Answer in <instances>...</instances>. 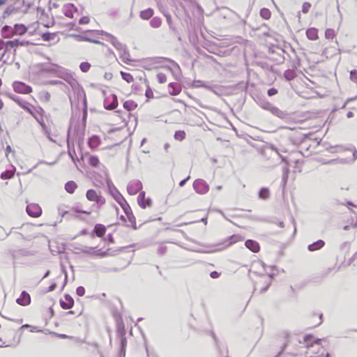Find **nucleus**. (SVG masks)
<instances>
[{
    "mask_svg": "<svg viewBox=\"0 0 357 357\" xmlns=\"http://www.w3.org/2000/svg\"><path fill=\"white\" fill-rule=\"evenodd\" d=\"M10 98L22 109L31 115L40 125L44 130H46L47 126L44 121V119L46 116V112L42 107H35L29 102L22 99L20 97L10 96Z\"/></svg>",
    "mask_w": 357,
    "mask_h": 357,
    "instance_id": "1",
    "label": "nucleus"
},
{
    "mask_svg": "<svg viewBox=\"0 0 357 357\" xmlns=\"http://www.w3.org/2000/svg\"><path fill=\"white\" fill-rule=\"evenodd\" d=\"M324 37L327 41H324L322 43V54L326 55L328 53V50L333 47L331 45H328V42H334L336 45H337V41L336 39L337 32L333 29H326L325 31Z\"/></svg>",
    "mask_w": 357,
    "mask_h": 357,
    "instance_id": "2",
    "label": "nucleus"
},
{
    "mask_svg": "<svg viewBox=\"0 0 357 357\" xmlns=\"http://www.w3.org/2000/svg\"><path fill=\"white\" fill-rule=\"evenodd\" d=\"M81 251L94 258H103L109 255V250H103L98 247H84Z\"/></svg>",
    "mask_w": 357,
    "mask_h": 357,
    "instance_id": "3",
    "label": "nucleus"
},
{
    "mask_svg": "<svg viewBox=\"0 0 357 357\" xmlns=\"http://www.w3.org/2000/svg\"><path fill=\"white\" fill-rule=\"evenodd\" d=\"M13 91L20 94H30L32 93L33 89L32 87L27 85L26 84L20 82V81H15L12 84Z\"/></svg>",
    "mask_w": 357,
    "mask_h": 357,
    "instance_id": "4",
    "label": "nucleus"
},
{
    "mask_svg": "<svg viewBox=\"0 0 357 357\" xmlns=\"http://www.w3.org/2000/svg\"><path fill=\"white\" fill-rule=\"evenodd\" d=\"M86 197L90 202H93L99 204H105V199L101 195H98V192L93 190H88L86 192Z\"/></svg>",
    "mask_w": 357,
    "mask_h": 357,
    "instance_id": "5",
    "label": "nucleus"
},
{
    "mask_svg": "<svg viewBox=\"0 0 357 357\" xmlns=\"http://www.w3.org/2000/svg\"><path fill=\"white\" fill-rule=\"evenodd\" d=\"M118 99L116 95L109 94L104 100V107L108 110H112L118 107Z\"/></svg>",
    "mask_w": 357,
    "mask_h": 357,
    "instance_id": "6",
    "label": "nucleus"
},
{
    "mask_svg": "<svg viewBox=\"0 0 357 357\" xmlns=\"http://www.w3.org/2000/svg\"><path fill=\"white\" fill-rule=\"evenodd\" d=\"M193 188L200 195H204L209 190V185L202 179H197L194 181Z\"/></svg>",
    "mask_w": 357,
    "mask_h": 357,
    "instance_id": "7",
    "label": "nucleus"
},
{
    "mask_svg": "<svg viewBox=\"0 0 357 357\" xmlns=\"http://www.w3.org/2000/svg\"><path fill=\"white\" fill-rule=\"evenodd\" d=\"M28 215L32 218H38L42 215V208L38 204L31 203L27 205L26 209Z\"/></svg>",
    "mask_w": 357,
    "mask_h": 357,
    "instance_id": "8",
    "label": "nucleus"
},
{
    "mask_svg": "<svg viewBox=\"0 0 357 357\" xmlns=\"http://www.w3.org/2000/svg\"><path fill=\"white\" fill-rule=\"evenodd\" d=\"M131 116L130 113H126L122 112L121 110L116 111L114 114V118L116 121H118L119 119L120 121L118 122L119 124H121V126H127L128 119Z\"/></svg>",
    "mask_w": 357,
    "mask_h": 357,
    "instance_id": "9",
    "label": "nucleus"
},
{
    "mask_svg": "<svg viewBox=\"0 0 357 357\" xmlns=\"http://www.w3.org/2000/svg\"><path fill=\"white\" fill-rule=\"evenodd\" d=\"M137 202L140 207L146 208L152 206V200L146 197L144 192H141L137 197Z\"/></svg>",
    "mask_w": 357,
    "mask_h": 357,
    "instance_id": "10",
    "label": "nucleus"
},
{
    "mask_svg": "<svg viewBox=\"0 0 357 357\" xmlns=\"http://www.w3.org/2000/svg\"><path fill=\"white\" fill-rule=\"evenodd\" d=\"M62 11L66 17L72 19L74 13L77 12V8L73 3H67L63 6Z\"/></svg>",
    "mask_w": 357,
    "mask_h": 357,
    "instance_id": "11",
    "label": "nucleus"
},
{
    "mask_svg": "<svg viewBox=\"0 0 357 357\" xmlns=\"http://www.w3.org/2000/svg\"><path fill=\"white\" fill-rule=\"evenodd\" d=\"M31 296L25 291H23L16 300L17 303L21 306H27L31 303Z\"/></svg>",
    "mask_w": 357,
    "mask_h": 357,
    "instance_id": "12",
    "label": "nucleus"
},
{
    "mask_svg": "<svg viewBox=\"0 0 357 357\" xmlns=\"http://www.w3.org/2000/svg\"><path fill=\"white\" fill-rule=\"evenodd\" d=\"M27 31V27L24 24H15L14 29H12V33H8L4 38H10L14 35H23Z\"/></svg>",
    "mask_w": 357,
    "mask_h": 357,
    "instance_id": "13",
    "label": "nucleus"
},
{
    "mask_svg": "<svg viewBox=\"0 0 357 357\" xmlns=\"http://www.w3.org/2000/svg\"><path fill=\"white\" fill-rule=\"evenodd\" d=\"M74 300L69 295H65L63 298L60 300V305L63 310H70L73 307Z\"/></svg>",
    "mask_w": 357,
    "mask_h": 357,
    "instance_id": "14",
    "label": "nucleus"
},
{
    "mask_svg": "<svg viewBox=\"0 0 357 357\" xmlns=\"http://www.w3.org/2000/svg\"><path fill=\"white\" fill-rule=\"evenodd\" d=\"M307 319L309 324L312 326H319L322 322V314L314 312L308 317Z\"/></svg>",
    "mask_w": 357,
    "mask_h": 357,
    "instance_id": "15",
    "label": "nucleus"
},
{
    "mask_svg": "<svg viewBox=\"0 0 357 357\" xmlns=\"http://www.w3.org/2000/svg\"><path fill=\"white\" fill-rule=\"evenodd\" d=\"M245 245L248 249L255 253H258L261 249L259 243L251 239L247 240L245 243Z\"/></svg>",
    "mask_w": 357,
    "mask_h": 357,
    "instance_id": "16",
    "label": "nucleus"
},
{
    "mask_svg": "<svg viewBox=\"0 0 357 357\" xmlns=\"http://www.w3.org/2000/svg\"><path fill=\"white\" fill-rule=\"evenodd\" d=\"M142 183L139 181H133L128 184V192L130 195H135L142 189Z\"/></svg>",
    "mask_w": 357,
    "mask_h": 357,
    "instance_id": "17",
    "label": "nucleus"
},
{
    "mask_svg": "<svg viewBox=\"0 0 357 357\" xmlns=\"http://www.w3.org/2000/svg\"><path fill=\"white\" fill-rule=\"evenodd\" d=\"M306 36L310 40H317L319 39V30L315 27H310L306 30Z\"/></svg>",
    "mask_w": 357,
    "mask_h": 357,
    "instance_id": "18",
    "label": "nucleus"
},
{
    "mask_svg": "<svg viewBox=\"0 0 357 357\" xmlns=\"http://www.w3.org/2000/svg\"><path fill=\"white\" fill-rule=\"evenodd\" d=\"M107 40L108 42H109L117 50H122L123 49V44L113 35L107 34Z\"/></svg>",
    "mask_w": 357,
    "mask_h": 357,
    "instance_id": "19",
    "label": "nucleus"
},
{
    "mask_svg": "<svg viewBox=\"0 0 357 357\" xmlns=\"http://www.w3.org/2000/svg\"><path fill=\"white\" fill-rule=\"evenodd\" d=\"M109 192L118 203L124 199L122 195L114 185L109 186Z\"/></svg>",
    "mask_w": 357,
    "mask_h": 357,
    "instance_id": "20",
    "label": "nucleus"
},
{
    "mask_svg": "<svg viewBox=\"0 0 357 357\" xmlns=\"http://www.w3.org/2000/svg\"><path fill=\"white\" fill-rule=\"evenodd\" d=\"M137 106H138L137 103L132 100H126L123 103V108L128 112H132V111L135 110L137 109Z\"/></svg>",
    "mask_w": 357,
    "mask_h": 357,
    "instance_id": "21",
    "label": "nucleus"
},
{
    "mask_svg": "<svg viewBox=\"0 0 357 357\" xmlns=\"http://www.w3.org/2000/svg\"><path fill=\"white\" fill-rule=\"evenodd\" d=\"M94 232L98 237H102L106 233V227L102 224H97L94 227Z\"/></svg>",
    "mask_w": 357,
    "mask_h": 357,
    "instance_id": "22",
    "label": "nucleus"
},
{
    "mask_svg": "<svg viewBox=\"0 0 357 357\" xmlns=\"http://www.w3.org/2000/svg\"><path fill=\"white\" fill-rule=\"evenodd\" d=\"M77 188V185L73 181L67 182L65 185V190L70 194H73Z\"/></svg>",
    "mask_w": 357,
    "mask_h": 357,
    "instance_id": "23",
    "label": "nucleus"
},
{
    "mask_svg": "<svg viewBox=\"0 0 357 357\" xmlns=\"http://www.w3.org/2000/svg\"><path fill=\"white\" fill-rule=\"evenodd\" d=\"M38 98L42 102H48L50 101L51 95L47 91H42L39 92Z\"/></svg>",
    "mask_w": 357,
    "mask_h": 357,
    "instance_id": "24",
    "label": "nucleus"
},
{
    "mask_svg": "<svg viewBox=\"0 0 357 357\" xmlns=\"http://www.w3.org/2000/svg\"><path fill=\"white\" fill-rule=\"evenodd\" d=\"M324 245H325L324 241H323L322 240H319L317 242H315L312 244H310L308 246V250L310 251L318 250L321 249V248H323L324 246Z\"/></svg>",
    "mask_w": 357,
    "mask_h": 357,
    "instance_id": "25",
    "label": "nucleus"
},
{
    "mask_svg": "<svg viewBox=\"0 0 357 357\" xmlns=\"http://www.w3.org/2000/svg\"><path fill=\"white\" fill-rule=\"evenodd\" d=\"M154 11L152 8H148L140 12V17L143 20H147L153 15Z\"/></svg>",
    "mask_w": 357,
    "mask_h": 357,
    "instance_id": "26",
    "label": "nucleus"
},
{
    "mask_svg": "<svg viewBox=\"0 0 357 357\" xmlns=\"http://www.w3.org/2000/svg\"><path fill=\"white\" fill-rule=\"evenodd\" d=\"M119 204L121 206L126 215H128L130 213L132 212L131 207L130 206L129 204L127 202L125 198L122 199L121 202H119Z\"/></svg>",
    "mask_w": 357,
    "mask_h": 357,
    "instance_id": "27",
    "label": "nucleus"
},
{
    "mask_svg": "<svg viewBox=\"0 0 357 357\" xmlns=\"http://www.w3.org/2000/svg\"><path fill=\"white\" fill-rule=\"evenodd\" d=\"M270 197V191L267 188H262L259 192V198L261 199H267Z\"/></svg>",
    "mask_w": 357,
    "mask_h": 357,
    "instance_id": "28",
    "label": "nucleus"
},
{
    "mask_svg": "<svg viewBox=\"0 0 357 357\" xmlns=\"http://www.w3.org/2000/svg\"><path fill=\"white\" fill-rule=\"evenodd\" d=\"M169 87L173 89V91L169 92L173 96L178 95L181 91V86L178 84L170 83L169 84Z\"/></svg>",
    "mask_w": 357,
    "mask_h": 357,
    "instance_id": "29",
    "label": "nucleus"
},
{
    "mask_svg": "<svg viewBox=\"0 0 357 357\" xmlns=\"http://www.w3.org/2000/svg\"><path fill=\"white\" fill-rule=\"evenodd\" d=\"M99 143L100 142L98 137L96 136H93L89 139L88 144L91 149H95L99 145Z\"/></svg>",
    "mask_w": 357,
    "mask_h": 357,
    "instance_id": "30",
    "label": "nucleus"
},
{
    "mask_svg": "<svg viewBox=\"0 0 357 357\" xmlns=\"http://www.w3.org/2000/svg\"><path fill=\"white\" fill-rule=\"evenodd\" d=\"M260 16L264 20H269L271 17V12L269 9L263 8L260 10Z\"/></svg>",
    "mask_w": 357,
    "mask_h": 357,
    "instance_id": "31",
    "label": "nucleus"
},
{
    "mask_svg": "<svg viewBox=\"0 0 357 357\" xmlns=\"http://www.w3.org/2000/svg\"><path fill=\"white\" fill-rule=\"evenodd\" d=\"M89 164L92 167H97L100 165V160L97 156L90 155L89 157Z\"/></svg>",
    "mask_w": 357,
    "mask_h": 357,
    "instance_id": "32",
    "label": "nucleus"
},
{
    "mask_svg": "<svg viewBox=\"0 0 357 357\" xmlns=\"http://www.w3.org/2000/svg\"><path fill=\"white\" fill-rule=\"evenodd\" d=\"M150 24L153 28H158L162 24V19L159 17H155L151 20Z\"/></svg>",
    "mask_w": 357,
    "mask_h": 357,
    "instance_id": "33",
    "label": "nucleus"
},
{
    "mask_svg": "<svg viewBox=\"0 0 357 357\" xmlns=\"http://www.w3.org/2000/svg\"><path fill=\"white\" fill-rule=\"evenodd\" d=\"M121 75L123 79L125 80L126 82L132 83L134 82V77L130 73L121 71Z\"/></svg>",
    "mask_w": 357,
    "mask_h": 357,
    "instance_id": "34",
    "label": "nucleus"
},
{
    "mask_svg": "<svg viewBox=\"0 0 357 357\" xmlns=\"http://www.w3.org/2000/svg\"><path fill=\"white\" fill-rule=\"evenodd\" d=\"M128 221L131 223L132 227L134 229H137V222H136V218L133 214V213H130L129 214L126 215Z\"/></svg>",
    "mask_w": 357,
    "mask_h": 357,
    "instance_id": "35",
    "label": "nucleus"
},
{
    "mask_svg": "<svg viewBox=\"0 0 357 357\" xmlns=\"http://www.w3.org/2000/svg\"><path fill=\"white\" fill-rule=\"evenodd\" d=\"M185 132L183 130H178L175 132L174 139L178 141H183L185 138Z\"/></svg>",
    "mask_w": 357,
    "mask_h": 357,
    "instance_id": "36",
    "label": "nucleus"
},
{
    "mask_svg": "<svg viewBox=\"0 0 357 357\" xmlns=\"http://www.w3.org/2000/svg\"><path fill=\"white\" fill-rule=\"evenodd\" d=\"M91 66L89 62H82L79 65V68L83 73H87L89 71Z\"/></svg>",
    "mask_w": 357,
    "mask_h": 357,
    "instance_id": "37",
    "label": "nucleus"
},
{
    "mask_svg": "<svg viewBox=\"0 0 357 357\" xmlns=\"http://www.w3.org/2000/svg\"><path fill=\"white\" fill-rule=\"evenodd\" d=\"M156 77H157L158 82L160 84H163L167 82V76L165 74H164L162 73H160L157 74Z\"/></svg>",
    "mask_w": 357,
    "mask_h": 357,
    "instance_id": "38",
    "label": "nucleus"
},
{
    "mask_svg": "<svg viewBox=\"0 0 357 357\" xmlns=\"http://www.w3.org/2000/svg\"><path fill=\"white\" fill-rule=\"evenodd\" d=\"M311 7H312V5L310 3L304 2L302 6V12L304 14H307L310 11Z\"/></svg>",
    "mask_w": 357,
    "mask_h": 357,
    "instance_id": "39",
    "label": "nucleus"
},
{
    "mask_svg": "<svg viewBox=\"0 0 357 357\" xmlns=\"http://www.w3.org/2000/svg\"><path fill=\"white\" fill-rule=\"evenodd\" d=\"M145 96L148 98H153L154 95H153V92L152 91V89H151V87L147 85V87H146V91H145Z\"/></svg>",
    "mask_w": 357,
    "mask_h": 357,
    "instance_id": "40",
    "label": "nucleus"
},
{
    "mask_svg": "<svg viewBox=\"0 0 357 357\" xmlns=\"http://www.w3.org/2000/svg\"><path fill=\"white\" fill-rule=\"evenodd\" d=\"M350 79L355 83H357V70H352L350 72Z\"/></svg>",
    "mask_w": 357,
    "mask_h": 357,
    "instance_id": "41",
    "label": "nucleus"
},
{
    "mask_svg": "<svg viewBox=\"0 0 357 357\" xmlns=\"http://www.w3.org/2000/svg\"><path fill=\"white\" fill-rule=\"evenodd\" d=\"M90 22V18L88 16H83L79 21V24H88Z\"/></svg>",
    "mask_w": 357,
    "mask_h": 357,
    "instance_id": "42",
    "label": "nucleus"
},
{
    "mask_svg": "<svg viewBox=\"0 0 357 357\" xmlns=\"http://www.w3.org/2000/svg\"><path fill=\"white\" fill-rule=\"evenodd\" d=\"M11 27L9 26H4L3 28H2V33H3V36L4 37L6 35L8 34V33H12V30H11Z\"/></svg>",
    "mask_w": 357,
    "mask_h": 357,
    "instance_id": "43",
    "label": "nucleus"
},
{
    "mask_svg": "<svg viewBox=\"0 0 357 357\" xmlns=\"http://www.w3.org/2000/svg\"><path fill=\"white\" fill-rule=\"evenodd\" d=\"M76 293L79 296H83L85 294V289L83 287H79L76 289Z\"/></svg>",
    "mask_w": 357,
    "mask_h": 357,
    "instance_id": "44",
    "label": "nucleus"
},
{
    "mask_svg": "<svg viewBox=\"0 0 357 357\" xmlns=\"http://www.w3.org/2000/svg\"><path fill=\"white\" fill-rule=\"evenodd\" d=\"M18 44V40H10V41H8L6 42V46L7 47H14L15 46H17Z\"/></svg>",
    "mask_w": 357,
    "mask_h": 357,
    "instance_id": "45",
    "label": "nucleus"
},
{
    "mask_svg": "<svg viewBox=\"0 0 357 357\" xmlns=\"http://www.w3.org/2000/svg\"><path fill=\"white\" fill-rule=\"evenodd\" d=\"M278 90L275 88H271L270 89L268 90V95L269 96H275L278 93Z\"/></svg>",
    "mask_w": 357,
    "mask_h": 357,
    "instance_id": "46",
    "label": "nucleus"
},
{
    "mask_svg": "<svg viewBox=\"0 0 357 357\" xmlns=\"http://www.w3.org/2000/svg\"><path fill=\"white\" fill-rule=\"evenodd\" d=\"M42 38L45 41H48L52 38V36L49 33H43L42 35Z\"/></svg>",
    "mask_w": 357,
    "mask_h": 357,
    "instance_id": "47",
    "label": "nucleus"
},
{
    "mask_svg": "<svg viewBox=\"0 0 357 357\" xmlns=\"http://www.w3.org/2000/svg\"><path fill=\"white\" fill-rule=\"evenodd\" d=\"M220 275V273L217 272V271H212L210 274V276L213 278V279H216V278H218Z\"/></svg>",
    "mask_w": 357,
    "mask_h": 357,
    "instance_id": "48",
    "label": "nucleus"
},
{
    "mask_svg": "<svg viewBox=\"0 0 357 357\" xmlns=\"http://www.w3.org/2000/svg\"><path fill=\"white\" fill-rule=\"evenodd\" d=\"M73 210H74V211L75 213H84V214H86V215H89L91 213V211H82V210L77 209L76 208H74Z\"/></svg>",
    "mask_w": 357,
    "mask_h": 357,
    "instance_id": "49",
    "label": "nucleus"
},
{
    "mask_svg": "<svg viewBox=\"0 0 357 357\" xmlns=\"http://www.w3.org/2000/svg\"><path fill=\"white\" fill-rule=\"evenodd\" d=\"M56 286H57V285H56V283H53V284H52L48 287V289H47V292H50V291H54V290L56 289Z\"/></svg>",
    "mask_w": 357,
    "mask_h": 357,
    "instance_id": "50",
    "label": "nucleus"
},
{
    "mask_svg": "<svg viewBox=\"0 0 357 357\" xmlns=\"http://www.w3.org/2000/svg\"><path fill=\"white\" fill-rule=\"evenodd\" d=\"M12 151V149L10 146L8 145L6 148V156Z\"/></svg>",
    "mask_w": 357,
    "mask_h": 357,
    "instance_id": "51",
    "label": "nucleus"
},
{
    "mask_svg": "<svg viewBox=\"0 0 357 357\" xmlns=\"http://www.w3.org/2000/svg\"><path fill=\"white\" fill-rule=\"evenodd\" d=\"M188 223L187 222H175L174 223V225L176 226V227H182V226H184V225H186Z\"/></svg>",
    "mask_w": 357,
    "mask_h": 357,
    "instance_id": "52",
    "label": "nucleus"
},
{
    "mask_svg": "<svg viewBox=\"0 0 357 357\" xmlns=\"http://www.w3.org/2000/svg\"><path fill=\"white\" fill-rule=\"evenodd\" d=\"M189 176L188 178H186L185 179H183L182 180L180 183H179V185L180 186H183L185 185V183H186V181L189 179Z\"/></svg>",
    "mask_w": 357,
    "mask_h": 357,
    "instance_id": "53",
    "label": "nucleus"
},
{
    "mask_svg": "<svg viewBox=\"0 0 357 357\" xmlns=\"http://www.w3.org/2000/svg\"><path fill=\"white\" fill-rule=\"evenodd\" d=\"M351 227H357V219L355 220V222H354L351 224Z\"/></svg>",
    "mask_w": 357,
    "mask_h": 357,
    "instance_id": "54",
    "label": "nucleus"
},
{
    "mask_svg": "<svg viewBox=\"0 0 357 357\" xmlns=\"http://www.w3.org/2000/svg\"><path fill=\"white\" fill-rule=\"evenodd\" d=\"M4 103L1 99H0V110L3 107Z\"/></svg>",
    "mask_w": 357,
    "mask_h": 357,
    "instance_id": "55",
    "label": "nucleus"
},
{
    "mask_svg": "<svg viewBox=\"0 0 357 357\" xmlns=\"http://www.w3.org/2000/svg\"><path fill=\"white\" fill-rule=\"evenodd\" d=\"M7 0H0V6H2L6 3Z\"/></svg>",
    "mask_w": 357,
    "mask_h": 357,
    "instance_id": "56",
    "label": "nucleus"
},
{
    "mask_svg": "<svg viewBox=\"0 0 357 357\" xmlns=\"http://www.w3.org/2000/svg\"><path fill=\"white\" fill-rule=\"evenodd\" d=\"M29 327H30V326H29V325H27V324L23 325V326H22V328H29Z\"/></svg>",
    "mask_w": 357,
    "mask_h": 357,
    "instance_id": "57",
    "label": "nucleus"
},
{
    "mask_svg": "<svg viewBox=\"0 0 357 357\" xmlns=\"http://www.w3.org/2000/svg\"><path fill=\"white\" fill-rule=\"evenodd\" d=\"M280 227H284V223L282 222H280Z\"/></svg>",
    "mask_w": 357,
    "mask_h": 357,
    "instance_id": "58",
    "label": "nucleus"
},
{
    "mask_svg": "<svg viewBox=\"0 0 357 357\" xmlns=\"http://www.w3.org/2000/svg\"><path fill=\"white\" fill-rule=\"evenodd\" d=\"M169 147V145L168 144H166L165 146V149H167Z\"/></svg>",
    "mask_w": 357,
    "mask_h": 357,
    "instance_id": "59",
    "label": "nucleus"
},
{
    "mask_svg": "<svg viewBox=\"0 0 357 357\" xmlns=\"http://www.w3.org/2000/svg\"><path fill=\"white\" fill-rule=\"evenodd\" d=\"M67 314H73V311H69V312H67Z\"/></svg>",
    "mask_w": 357,
    "mask_h": 357,
    "instance_id": "60",
    "label": "nucleus"
},
{
    "mask_svg": "<svg viewBox=\"0 0 357 357\" xmlns=\"http://www.w3.org/2000/svg\"><path fill=\"white\" fill-rule=\"evenodd\" d=\"M354 257H357V252L354 255Z\"/></svg>",
    "mask_w": 357,
    "mask_h": 357,
    "instance_id": "61",
    "label": "nucleus"
},
{
    "mask_svg": "<svg viewBox=\"0 0 357 357\" xmlns=\"http://www.w3.org/2000/svg\"><path fill=\"white\" fill-rule=\"evenodd\" d=\"M349 227V225H347V226H346V227H344V229H348V227Z\"/></svg>",
    "mask_w": 357,
    "mask_h": 357,
    "instance_id": "62",
    "label": "nucleus"
}]
</instances>
